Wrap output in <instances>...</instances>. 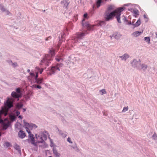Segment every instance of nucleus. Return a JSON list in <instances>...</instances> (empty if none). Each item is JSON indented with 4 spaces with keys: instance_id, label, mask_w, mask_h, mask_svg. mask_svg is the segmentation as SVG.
Here are the masks:
<instances>
[{
    "instance_id": "nucleus-44",
    "label": "nucleus",
    "mask_w": 157,
    "mask_h": 157,
    "mask_svg": "<svg viewBox=\"0 0 157 157\" xmlns=\"http://www.w3.org/2000/svg\"><path fill=\"white\" fill-rule=\"evenodd\" d=\"M20 114V112L19 111H17L16 112V115L17 116H18Z\"/></svg>"
},
{
    "instance_id": "nucleus-55",
    "label": "nucleus",
    "mask_w": 157,
    "mask_h": 157,
    "mask_svg": "<svg viewBox=\"0 0 157 157\" xmlns=\"http://www.w3.org/2000/svg\"><path fill=\"white\" fill-rule=\"evenodd\" d=\"M48 157H52V156H49Z\"/></svg>"
},
{
    "instance_id": "nucleus-36",
    "label": "nucleus",
    "mask_w": 157,
    "mask_h": 157,
    "mask_svg": "<svg viewBox=\"0 0 157 157\" xmlns=\"http://www.w3.org/2000/svg\"><path fill=\"white\" fill-rule=\"evenodd\" d=\"M4 12H5V14L6 15H9L10 14V12L8 10H6V9Z\"/></svg>"
},
{
    "instance_id": "nucleus-23",
    "label": "nucleus",
    "mask_w": 157,
    "mask_h": 157,
    "mask_svg": "<svg viewBox=\"0 0 157 157\" xmlns=\"http://www.w3.org/2000/svg\"><path fill=\"white\" fill-rule=\"evenodd\" d=\"M141 23V21L139 19L137 21L136 23L134 25L135 26V27H137Z\"/></svg>"
},
{
    "instance_id": "nucleus-56",
    "label": "nucleus",
    "mask_w": 157,
    "mask_h": 157,
    "mask_svg": "<svg viewBox=\"0 0 157 157\" xmlns=\"http://www.w3.org/2000/svg\"><path fill=\"white\" fill-rule=\"evenodd\" d=\"M129 24H131V22H130V23H129Z\"/></svg>"
},
{
    "instance_id": "nucleus-4",
    "label": "nucleus",
    "mask_w": 157,
    "mask_h": 157,
    "mask_svg": "<svg viewBox=\"0 0 157 157\" xmlns=\"http://www.w3.org/2000/svg\"><path fill=\"white\" fill-rule=\"evenodd\" d=\"M51 60V59L50 56L48 55H46L44 58L41 60L40 64L41 65L44 64L48 66Z\"/></svg>"
},
{
    "instance_id": "nucleus-8",
    "label": "nucleus",
    "mask_w": 157,
    "mask_h": 157,
    "mask_svg": "<svg viewBox=\"0 0 157 157\" xmlns=\"http://www.w3.org/2000/svg\"><path fill=\"white\" fill-rule=\"evenodd\" d=\"M35 136L38 143H42L44 142V140L43 139L42 136L40 135V132L38 134H36Z\"/></svg>"
},
{
    "instance_id": "nucleus-25",
    "label": "nucleus",
    "mask_w": 157,
    "mask_h": 157,
    "mask_svg": "<svg viewBox=\"0 0 157 157\" xmlns=\"http://www.w3.org/2000/svg\"><path fill=\"white\" fill-rule=\"evenodd\" d=\"M59 41L58 42V48H59L62 43V37L61 36V37H59Z\"/></svg>"
},
{
    "instance_id": "nucleus-3",
    "label": "nucleus",
    "mask_w": 157,
    "mask_h": 157,
    "mask_svg": "<svg viewBox=\"0 0 157 157\" xmlns=\"http://www.w3.org/2000/svg\"><path fill=\"white\" fill-rule=\"evenodd\" d=\"M85 20V19L83 18L82 21V25L83 27L87 28L88 30L93 31L94 30L93 27L95 25H91L88 22L84 23Z\"/></svg>"
},
{
    "instance_id": "nucleus-10",
    "label": "nucleus",
    "mask_w": 157,
    "mask_h": 157,
    "mask_svg": "<svg viewBox=\"0 0 157 157\" xmlns=\"http://www.w3.org/2000/svg\"><path fill=\"white\" fill-rule=\"evenodd\" d=\"M38 72H36V75L35 76V79L36 82L37 84L41 83L43 81V79L42 78H38Z\"/></svg>"
},
{
    "instance_id": "nucleus-29",
    "label": "nucleus",
    "mask_w": 157,
    "mask_h": 157,
    "mask_svg": "<svg viewBox=\"0 0 157 157\" xmlns=\"http://www.w3.org/2000/svg\"><path fill=\"white\" fill-rule=\"evenodd\" d=\"M50 53L52 56H54L55 54L54 50L53 49L51 48L50 50Z\"/></svg>"
},
{
    "instance_id": "nucleus-11",
    "label": "nucleus",
    "mask_w": 157,
    "mask_h": 157,
    "mask_svg": "<svg viewBox=\"0 0 157 157\" xmlns=\"http://www.w3.org/2000/svg\"><path fill=\"white\" fill-rule=\"evenodd\" d=\"M56 70L59 71V68L58 67V65L55 67H52L51 69L50 75H51L54 73Z\"/></svg>"
},
{
    "instance_id": "nucleus-54",
    "label": "nucleus",
    "mask_w": 157,
    "mask_h": 157,
    "mask_svg": "<svg viewBox=\"0 0 157 157\" xmlns=\"http://www.w3.org/2000/svg\"><path fill=\"white\" fill-rule=\"evenodd\" d=\"M48 40V38H46V40Z\"/></svg>"
},
{
    "instance_id": "nucleus-20",
    "label": "nucleus",
    "mask_w": 157,
    "mask_h": 157,
    "mask_svg": "<svg viewBox=\"0 0 157 157\" xmlns=\"http://www.w3.org/2000/svg\"><path fill=\"white\" fill-rule=\"evenodd\" d=\"M59 134L63 137H66L67 136V134L61 131H59Z\"/></svg>"
},
{
    "instance_id": "nucleus-5",
    "label": "nucleus",
    "mask_w": 157,
    "mask_h": 157,
    "mask_svg": "<svg viewBox=\"0 0 157 157\" xmlns=\"http://www.w3.org/2000/svg\"><path fill=\"white\" fill-rule=\"evenodd\" d=\"M10 122L7 119H5L4 121H1L0 123L2 125L4 129H6L9 126Z\"/></svg>"
},
{
    "instance_id": "nucleus-48",
    "label": "nucleus",
    "mask_w": 157,
    "mask_h": 157,
    "mask_svg": "<svg viewBox=\"0 0 157 157\" xmlns=\"http://www.w3.org/2000/svg\"><path fill=\"white\" fill-rule=\"evenodd\" d=\"M18 117L20 119H22V117L21 115L18 116Z\"/></svg>"
},
{
    "instance_id": "nucleus-40",
    "label": "nucleus",
    "mask_w": 157,
    "mask_h": 157,
    "mask_svg": "<svg viewBox=\"0 0 157 157\" xmlns=\"http://www.w3.org/2000/svg\"><path fill=\"white\" fill-rule=\"evenodd\" d=\"M5 146H6L7 147H8L10 146V144L9 142H6L5 143Z\"/></svg>"
},
{
    "instance_id": "nucleus-19",
    "label": "nucleus",
    "mask_w": 157,
    "mask_h": 157,
    "mask_svg": "<svg viewBox=\"0 0 157 157\" xmlns=\"http://www.w3.org/2000/svg\"><path fill=\"white\" fill-rule=\"evenodd\" d=\"M140 66L141 67V69L144 71L147 69V65L144 64H142V65L140 64Z\"/></svg>"
},
{
    "instance_id": "nucleus-59",
    "label": "nucleus",
    "mask_w": 157,
    "mask_h": 157,
    "mask_svg": "<svg viewBox=\"0 0 157 157\" xmlns=\"http://www.w3.org/2000/svg\"><path fill=\"white\" fill-rule=\"evenodd\" d=\"M1 133H0V136H1Z\"/></svg>"
},
{
    "instance_id": "nucleus-22",
    "label": "nucleus",
    "mask_w": 157,
    "mask_h": 157,
    "mask_svg": "<svg viewBox=\"0 0 157 157\" xmlns=\"http://www.w3.org/2000/svg\"><path fill=\"white\" fill-rule=\"evenodd\" d=\"M133 12L136 17L139 15V11L137 10H133Z\"/></svg>"
},
{
    "instance_id": "nucleus-7",
    "label": "nucleus",
    "mask_w": 157,
    "mask_h": 157,
    "mask_svg": "<svg viewBox=\"0 0 157 157\" xmlns=\"http://www.w3.org/2000/svg\"><path fill=\"white\" fill-rule=\"evenodd\" d=\"M132 64L133 67H136L137 69H140V68L139 67L140 63L136 60H134L132 62Z\"/></svg>"
},
{
    "instance_id": "nucleus-24",
    "label": "nucleus",
    "mask_w": 157,
    "mask_h": 157,
    "mask_svg": "<svg viewBox=\"0 0 157 157\" xmlns=\"http://www.w3.org/2000/svg\"><path fill=\"white\" fill-rule=\"evenodd\" d=\"M10 117L11 120L12 121L15 120L16 118V117L14 115H10Z\"/></svg>"
},
{
    "instance_id": "nucleus-16",
    "label": "nucleus",
    "mask_w": 157,
    "mask_h": 157,
    "mask_svg": "<svg viewBox=\"0 0 157 157\" xmlns=\"http://www.w3.org/2000/svg\"><path fill=\"white\" fill-rule=\"evenodd\" d=\"M142 32H140L139 31H136L133 33L132 35L134 37H137L140 35Z\"/></svg>"
},
{
    "instance_id": "nucleus-50",
    "label": "nucleus",
    "mask_w": 157,
    "mask_h": 157,
    "mask_svg": "<svg viewBox=\"0 0 157 157\" xmlns=\"http://www.w3.org/2000/svg\"><path fill=\"white\" fill-rule=\"evenodd\" d=\"M26 109H23V112H25L26 111Z\"/></svg>"
},
{
    "instance_id": "nucleus-34",
    "label": "nucleus",
    "mask_w": 157,
    "mask_h": 157,
    "mask_svg": "<svg viewBox=\"0 0 157 157\" xmlns=\"http://www.w3.org/2000/svg\"><path fill=\"white\" fill-rule=\"evenodd\" d=\"M144 18L145 20V21L146 22H147L148 20V18L147 17V16L146 14H144Z\"/></svg>"
},
{
    "instance_id": "nucleus-31",
    "label": "nucleus",
    "mask_w": 157,
    "mask_h": 157,
    "mask_svg": "<svg viewBox=\"0 0 157 157\" xmlns=\"http://www.w3.org/2000/svg\"><path fill=\"white\" fill-rule=\"evenodd\" d=\"M105 24V21H100L98 25H97L98 26H101L103 24Z\"/></svg>"
},
{
    "instance_id": "nucleus-42",
    "label": "nucleus",
    "mask_w": 157,
    "mask_h": 157,
    "mask_svg": "<svg viewBox=\"0 0 157 157\" xmlns=\"http://www.w3.org/2000/svg\"><path fill=\"white\" fill-rule=\"evenodd\" d=\"M56 59L58 62H59L61 60H62V59L60 57L56 58Z\"/></svg>"
},
{
    "instance_id": "nucleus-33",
    "label": "nucleus",
    "mask_w": 157,
    "mask_h": 157,
    "mask_svg": "<svg viewBox=\"0 0 157 157\" xmlns=\"http://www.w3.org/2000/svg\"><path fill=\"white\" fill-rule=\"evenodd\" d=\"M37 88L38 89H40L41 88V86L39 85H33L32 86V88Z\"/></svg>"
},
{
    "instance_id": "nucleus-47",
    "label": "nucleus",
    "mask_w": 157,
    "mask_h": 157,
    "mask_svg": "<svg viewBox=\"0 0 157 157\" xmlns=\"http://www.w3.org/2000/svg\"><path fill=\"white\" fill-rule=\"evenodd\" d=\"M43 69L42 68L40 69V70L39 71L40 72V74H41L42 72H43Z\"/></svg>"
},
{
    "instance_id": "nucleus-37",
    "label": "nucleus",
    "mask_w": 157,
    "mask_h": 157,
    "mask_svg": "<svg viewBox=\"0 0 157 157\" xmlns=\"http://www.w3.org/2000/svg\"><path fill=\"white\" fill-rule=\"evenodd\" d=\"M62 2L63 3H64V5L65 6L67 7V6L68 5V4L66 0H64Z\"/></svg>"
},
{
    "instance_id": "nucleus-15",
    "label": "nucleus",
    "mask_w": 157,
    "mask_h": 157,
    "mask_svg": "<svg viewBox=\"0 0 157 157\" xmlns=\"http://www.w3.org/2000/svg\"><path fill=\"white\" fill-rule=\"evenodd\" d=\"M11 96L15 98H19L21 97V94H18L15 92H13L11 93Z\"/></svg>"
},
{
    "instance_id": "nucleus-18",
    "label": "nucleus",
    "mask_w": 157,
    "mask_h": 157,
    "mask_svg": "<svg viewBox=\"0 0 157 157\" xmlns=\"http://www.w3.org/2000/svg\"><path fill=\"white\" fill-rule=\"evenodd\" d=\"M101 2L102 0H97L96 2V6L98 8L100 6Z\"/></svg>"
},
{
    "instance_id": "nucleus-9",
    "label": "nucleus",
    "mask_w": 157,
    "mask_h": 157,
    "mask_svg": "<svg viewBox=\"0 0 157 157\" xmlns=\"http://www.w3.org/2000/svg\"><path fill=\"white\" fill-rule=\"evenodd\" d=\"M40 135L42 136L44 140H45L48 136H49V134L47 132L44 131L43 132H40Z\"/></svg>"
},
{
    "instance_id": "nucleus-39",
    "label": "nucleus",
    "mask_w": 157,
    "mask_h": 157,
    "mask_svg": "<svg viewBox=\"0 0 157 157\" xmlns=\"http://www.w3.org/2000/svg\"><path fill=\"white\" fill-rule=\"evenodd\" d=\"M40 68H39L38 67H36L35 68V73H36V72H38V71H39L40 70Z\"/></svg>"
},
{
    "instance_id": "nucleus-49",
    "label": "nucleus",
    "mask_w": 157,
    "mask_h": 157,
    "mask_svg": "<svg viewBox=\"0 0 157 157\" xmlns=\"http://www.w3.org/2000/svg\"><path fill=\"white\" fill-rule=\"evenodd\" d=\"M123 20L124 21H127L126 17H124Z\"/></svg>"
},
{
    "instance_id": "nucleus-52",
    "label": "nucleus",
    "mask_w": 157,
    "mask_h": 157,
    "mask_svg": "<svg viewBox=\"0 0 157 157\" xmlns=\"http://www.w3.org/2000/svg\"><path fill=\"white\" fill-rule=\"evenodd\" d=\"M28 79H29V80H31V79H30V78H29V77H28Z\"/></svg>"
},
{
    "instance_id": "nucleus-35",
    "label": "nucleus",
    "mask_w": 157,
    "mask_h": 157,
    "mask_svg": "<svg viewBox=\"0 0 157 157\" xmlns=\"http://www.w3.org/2000/svg\"><path fill=\"white\" fill-rule=\"evenodd\" d=\"M0 9L3 12H4L6 10V9L3 7L1 5L0 6Z\"/></svg>"
},
{
    "instance_id": "nucleus-32",
    "label": "nucleus",
    "mask_w": 157,
    "mask_h": 157,
    "mask_svg": "<svg viewBox=\"0 0 157 157\" xmlns=\"http://www.w3.org/2000/svg\"><path fill=\"white\" fill-rule=\"evenodd\" d=\"M152 138L153 140H156L157 139V135L155 133L152 136Z\"/></svg>"
},
{
    "instance_id": "nucleus-12",
    "label": "nucleus",
    "mask_w": 157,
    "mask_h": 157,
    "mask_svg": "<svg viewBox=\"0 0 157 157\" xmlns=\"http://www.w3.org/2000/svg\"><path fill=\"white\" fill-rule=\"evenodd\" d=\"M129 57V55L127 54H124L123 56L120 57L122 60L126 61Z\"/></svg>"
},
{
    "instance_id": "nucleus-30",
    "label": "nucleus",
    "mask_w": 157,
    "mask_h": 157,
    "mask_svg": "<svg viewBox=\"0 0 157 157\" xmlns=\"http://www.w3.org/2000/svg\"><path fill=\"white\" fill-rule=\"evenodd\" d=\"M128 109V106L125 107L123 108V110L122 111V113H125L126 111H127Z\"/></svg>"
},
{
    "instance_id": "nucleus-28",
    "label": "nucleus",
    "mask_w": 157,
    "mask_h": 157,
    "mask_svg": "<svg viewBox=\"0 0 157 157\" xmlns=\"http://www.w3.org/2000/svg\"><path fill=\"white\" fill-rule=\"evenodd\" d=\"M144 40H145L148 44H150V38L148 37H145L144 38Z\"/></svg>"
},
{
    "instance_id": "nucleus-45",
    "label": "nucleus",
    "mask_w": 157,
    "mask_h": 157,
    "mask_svg": "<svg viewBox=\"0 0 157 157\" xmlns=\"http://www.w3.org/2000/svg\"><path fill=\"white\" fill-rule=\"evenodd\" d=\"M83 17L84 18H87V14L86 13L84 14L83 15Z\"/></svg>"
},
{
    "instance_id": "nucleus-57",
    "label": "nucleus",
    "mask_w": 157,
    "mask_h": 157,
    "mask_svg": "<svg viewBox=\"0 0 157 157\" xmlns=\"http://www.w3.org/2000/svg\"><path fill=\"white\" fill-rule=\"evenodd\" d=\"M129 24H131V22H130V23H129Z\"/></svg>"
},
{
    "instance_id": "nucleus-38",
    "label": "nucleus",
    "mask_w": 157,
    "mask_h": 157,
    "mask_svg": "<svg viewBox=\"0 0 157 157\" xmlns=\"http://www.w3.org/2000/svg\"><path fill=\"white\" fill-rule=\"evenodd\" d=\"M29 74L30 75L32 76V77H34L35 78V76H35V74L34 73V72H30Z\"/></svg>"
},
{
    "instance_id": "nucleus-13",
    "label": "nucleus",
    "mask_w": 157,
    "mask_h": 157,
    "mask_svg": "<svg viewBox=\"0 0 157 157\" xmlns=\"http://www.w3.org/2000/svg\"><path fill=\"white\" fill-rule=\"evenodd\" d=\"M18 135L19 137L21 139H23L25 136V133L22 130H20L19 132Z\"/></svg>"
},
{
    "instance_id": "nucleus-41",
    "label": "nucleus",
    "mask_w": 157,
    "mask_h": 157,
    "mask_svg": "<svg viewBox=\"0 0 157 157\" xmlns=\"http://www.w3.org/2000/svg\"><path fill=\"white\" fill-rule=\"evenodd\" d=\"M16 91L17 92V93L18 94H20V89L19 88H18L16 90Z\"/></svg>"
},
{
    "instance_id": "nucleus-27",
    "label": "nucleus",
    "mask_w": 157,
    "mask_h": 157,
    "mask_svg": "<svg viewBox=\"0 0 157 157\" xmlns=\"http://www.w3.org/2000/svg\"><path fill=\"white\" fill-rule=\"evenodd\" d=\"M114 6L113 5H110L109 6L108 8V12L109 10H113L114 9Z\"/></svg>"
},
{
    "instance_id": "nucleus-2",
    "label": "nucleus",
    "mask_w": 157,
    "mask_h": 157,
    "mask_svg": "<svg viewBox=\"0 0 157 157\" xmlns=\"http://www.w3.org/2000/svg\"><path fill=\"white\" fill-rule=\"evenodd\" d=\"M24 125L25 127L26 132L29 134V136L31 140V143L35 145L36 144L34 141L33 135L31 133L30 131L33 128H35L37 127L36 125L33 124H29L26 122L25 120H23Z\"/></svg>"
},
{
    "instance_id": "nucleus-46",
    "label": "nucleus",
    "mask_w": 157,
    "mask_h": 157,
    "mask_svg": "<svg viewBox=\"0 0 157 157\" xmlns=\"http://www.w3.org/2000/svg\"><path fill=\"white\" fill-rule=\"evenodd\" d=\"M12 66L13 67H15L16 66H17V64L16 63H13L12 64Z\"/></svg>"
},
{
    "instance_id": "nucleus-21",
    "label": "nucleus",
    "mask_w": 157,
    "mask_h": 157,
    "mask_svg": "<svg viewBox=\"0 0 157 157\" xmlns=\"http://www.w3.org/2000/svg\"><path fill=\"white\" fill-rule=\"evenodd\" d=\"M23 105L21 103H19L17 104L16 105L17 108L18 109L21 108L23 106Z\"/></svg>"
},
{
    "instance_id": "nucleus-17",
    "label": "nucleus",
    "mask_w": 157,
    "mask_h": 157,
    "mask_svg": "<svg viewBox=\"0 0 157 157\" xmlns=\"http://www.w3.org/2000/svg\"><path fill=\"white\" fill-rule=\"evenodd\" d=\"M53 153L56 157H60V154L59 153L56 149H53Z\"/></svg>"
},
{
    "instance_id": "nucleus-58",
    "label": "nucleus",
    "mask_w": 157,
    "mask_h": 157,
    "mask_svg": "<svg viewBox=\"0 0 157 157\" xmlns=\"http://www.w3.org/2000/svg\"><path fill=\"white\" fill-rule=\"evenodd\" d=\"M51 140V142H52V141H51L52 140Z\"/></svg>"
},
{
    "instance_id": "nucleus-6",
    "label": "nucleus",
    "mask_w": 157,
    "mask_h": 157,
    "mask_svg": "<svg viewBox=\"0 0 157 157\" xmlns=\"http://www.w3.org/2000/svg\"><path fill=\"white\" fill-rule=\"evenodd\" d=\"M88 33L86 31L85 32H79L77 33L76 34V38L78 39H82L85 36V34Z\"/></svg>"
},
{
    "instance_id": "nucleus-26",
    "label": "nucleus",
    "mask_w": 157,
    "mask_h": 157,
    "mask_svg": "<svg viewBox=\"0 0 157 157\" xmlns=\"http://www.w3.org/2000/svg\"><path fill=\"white\" fill-rule=\"evenodd\" d=\"M99 92L100 93V94L102 95L104 94H105L106 93V92L105 89H103L102 90H100L99 91Z\"/></svg>"
},
{
    "instance_id": "nucleus-43",
    "label": "nucleus",
    "mask_w": 157,
    "mask_h": 157,
    "mask_svg": "<svg viewBox=\"0 0 157 157\" xmlns=\"http://www.w3.org/2000/svg\"><path fill=\"white\" fill-rule=\"evenodd\" d=\"M67 141L69 142L70 143L72 144V142L71 141V138L70 137H68L67 139Z\"/></svg>"
},
{
    "instance_id": "nucleus-51",
    "label": "nucleus",
    "mask_w": 157,
    "mask_h": 157,
    "mask_svg": "<svg viewBox=\"0 0 157 157\" xmlns=\"http://www.w3.org/2000/svg\"><path fill=\"white\" fill-rule=\"evenodd\" d=\"M27 71L28 72H30V70L29 69H28L27 70Z\"/></svg>"
},
{
    "instance_id": "nucleus-1",
    "label": "nucleus",
    "mask_w": 157,
    "mask_h": 157,
    "mask_svg": "<svg viewBox=\"0 0 157 157\" xmlns=\"http://www.w3.org/2000/svg\"><path fill=\"white\" fill-rule=\"evenodd\" d=\"M124 9V8L121 7L110 13L107 11L105 13L104 16L105 21H108L111 20L116 16L118 22L119 23H121V22L120 20V16L121 15V12L123 11Z\"/></svg>"
},
{
    "instance_id": "nucleus-53",
    "label": "nucleus",
    "mask_w": 157,
    "mask_h": 157,
    "mask_svg": "<svg viewBox=\"0 0 157 157\" xmlns=\"http://www.w3.org/2000/svg\"><path fill=\"white\" fill-rule=\"evenodd\" d=\"M155 34H156V36H157V33H155Z\"/></svg>"
},
{
    "instance_id": "nucleus-14",
    "label": "nucleus",
    "mask_w": 157,
    "mask_h": 157,
    "mask_svg": "<svg viewBox=\"0 0 157 157\" xmlns=\"http://www.w3.org/2000/svg\"><path fill=\"white\" fill-rule=\"evenodd\" d=\"M121 36V34L117 33H114L112 35V37L117 39H119Z\"/></svg>"
}]
</instances>
